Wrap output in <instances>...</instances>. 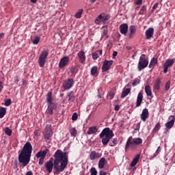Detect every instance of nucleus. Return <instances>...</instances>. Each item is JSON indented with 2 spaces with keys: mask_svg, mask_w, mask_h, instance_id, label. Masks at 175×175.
<instances>
[{
  "mask_svg": "<svg viewBox=\"0 0 175 175\" xmlns=\"http://www.w3.org/2000/svg\"><path fill=\"white\" fill-rule=\"evenodd\" d=\"M92 2H95V0H93Z\"/></svg>",
  "mask_w": 175,
  "mask_h": 175,
  "instance_id": "nucleus-64",
  "label": "nucleus"
},
{
  "mask_svg": "<svg viewBox=\"0 0 175 175\" xmlns=\"http://www.w3.org/2000/svg\"><path fill=\"white\" fill-rule=\"evenodd\" d=\"M175 59H168L165 61L163 64V72L164 73H167V70L169 68L173 66L174 65Z\"/></svg>",
  "mask_w": 175,
  "mask_h": 175,
  "instance_id": "nucleus-7",
  "label": "nucleus"
},
{
  "mask_svg": "<svg viewBox=\"0 0 175 175\" xmlns=\"http://www.w3.org/2000/svg\"><path fill=\"white\" fill-rule=\"evenodd\" d=\"M106 159H105V157H102L98 161V168L103 169V167H105V165H106Z\"/></svg>",
  "mask_w": 175,
  "mask_h": 175,
  "instance_id": "nucleus-23",
  "label": "nucleus"
},
{
  "mask_svg": "<svg viewBox=\"0 0 175 175\" xmlns=\"http://www.w3.org/2000/svg\"><path fill=\"white\" fill-rule=\"evenodd\" d=\"M139 159H140V154H137L135 158L133 159L131 163V167H133L135 166H136V165H137V162H139Z\"/></svg>",
  "mask_w": 175,
  "mask_h": 175,
  "instance_id": "nucleus-22",
  "label": "nucleus"
},
{
  "mask_svg": "<svg viewBox=\"0 0 175 175\" xmlns=\"http://www.w3.org/2000/svg\"><path fill=\"white\" fill-rule=\"evenodd\" d=\"M130 92H131V89H129V88H126V89L124 90L122 92L121 98H125V96H128V95Z\"/></svg>",
  "mask_w": 175,
  "mask_h": 175,
  "instance_id": "nucleus-28",
  "label": "nucleus"
},
{
  "mask_svg": "<svg viewBox=\"0 0 175 175\" xmlns=\"http://www.w3.org/2000/svg\"><path fill=\"white\" fill-rule=\"evenodd\" d=\"M105 38V39H107V30L104 29L103 31V36H102V38Z\"/></svg>",
  "mask_w": 175,
  "mask_h": 175,
  "instance_id": "nucleus-46",
  "label": "nucleus"
},
{
  "mask_svg": "<svg viewBox=\"0 0 175 175\" xmlns=\"http://www.w3.org/2000/svg\"><path fill=\"white\" fill-rule=\"evenodd\" d=\"M43 163H44V159H40L39 165H42Z\"/></svg>",
  "mask_w": 175,
  "mask_h": 175,
  "instance_id": "nucleus-51",
  "label": "nucleus"
},
{
  "mask_svg": "<svg viewBox=\"0 0 175 175\" xmlns=\"http://www.w3.org/2000/svg\"><path fill=\"white\" fill-rule=\"evenodd\" d=\"M145 92L147 96H152V90H151V87L150 85H146L145 86Z\"/></svg>",
  "mask_w": 175,
  "mask_h": 175,
  "instance_id": "nucleus-24",
  "label": "nucleus"
},
{
  "mask_svg": "<svg viewBox=\"0 0 175 175\" xmlns=\"http://www.w3.org/2000/svg\"><path fill=\"white\" fill-rule=\"evenodd\" d=\"M145 35H146V38L148 40L150 39H151V38H152V36H154V28L152 27H150L148 28L146 32H145Z\"/></svg>",
  "mask_w": 175,
  "mask_h": 175,
  "instance_id": "nucleus-17",
  "label": "nucleus"
},
{
  "mask_svg": "<svg viewBox=\"0 0 175 175\" xmlns=\"http://www.w3.org/2000/svg\"><path fill=\"white\" fill-rule=\"evenodd\" d=\"M142 102H143V92H139L137 97L136 107H139V106H141Z\"/></svg>",
  "mask_w": 175,
  "mask_h": 175,
  "instance_id": "nucleus-20",
  "label": "nucleus"
},
{
  "mask_svg": "<svg viewBox=\"0 0 175 175\" xmlns=\"http://www.w3.org/2000/svg\"><path fill=\"white\" fill-rule=\"evenodd\" d=\"M79 118V116H77V113H74L72 116V121H76Z\"/></svg>",
  "mask_w": 175,
  "mask_h": 175,
  "instance_id": "nucleus-47",
  "label": "nucleus"
},
{
  "mask_svg": "<svg viewBox=\"0 0 175 175\" xmlns=\"http://www.w3.org/2000/svg\"><path fill=\"white\" fill-rule=\"evenodd\" d=\"M51 95H52L51 92H48L46 100L48 103H49V105H51V103H53V98L51 97Z\"/></svg>",
  "mask_w": 175,
  "mask_h": 175,
  "instance_id": "nucleus-31",
  "label": "nucleus"
},
{
  "mask_svg": "<svg viewBox=\"0 0 175 175\" xmlns=\"http://www.w3.org/2000/svg\"><path fill=\"white\" fill-rule=\"evenodd\" d=\"M31 155H32V144L29 142L25 143L21 152L18 154V162L21 163L23 167H25L31 161Z\"/></svg>",
  "mask_w": 175,
  "mask_h": 175,
  "instance_id": "nucleus-2",
  "label": "nucleus"
},
{
  "mask_svg": "<svg viewBox=\"0 0 175 175\" xmlns=\"http://www.w3.org/2000/svg\"><path fill=\"white\" fill-rule=\"evenodd\" d=\"M98 54L100 55H102L103 51L102 50H99V51H97V54H98Z\"/></svg>",
  "mask_w": 175,
  "mask_h": 175,
  "instance_id": "nucleus-59",
  "label": "nucleus"
},
{
  "mask_svg": "<svg viewBox=\"0 0 175 175\" xmlns=\"http://www.w3.org/2000/svg\"><path fill=\"white\" fill-rule=\"evenodd\" d=\"M103 13L100 14L96 17L94 22L95 24L99 25L100 24V23H103Z\"/></svg>",
  "mask_w": 175,
  "mask_h": 175,
  "instance_id": "nucleus-27",
  "label": "nucleus"
},
{
  "mask_svg": "<svg viewBox=\"0 0 175 175\" xmlns=\"http://www.w3.org/2000/svg\"><path fill=\"white\" fill-rule=\"evenodd\" d=\"M140 83V79H134V81H133V86L135 87L136 85H137V84Z\"/></svg>",
  "mask_w": 175,
  "mask_h": 175,
  "instance_id": "nucleus-44",
  "label": "nucleus"
},
{
  "mask_svg": "<svg viewBox=\"0 0 175 175\" xmlns=\"http://www.w3.org/2000/svg\"><path fill=\"white\" fill-rule=\"evenodd\" d=\"M69 64V57L64 56L62 57L59 62V68L62 69V68H65V66H68Z\"/></svg>",
  "mask_w": 175,
  "mask_h": 175,
  "instance_id": "nucleus-11",
  "label": "nucleus"
},
{
  "mask_svg": "<svg viewBox=\"0 0 175 175\" xmlns=\"http://www.w3.org/2000/svg\"><path fill=\"white\" fill-rule=\"evenodd\" d=\"M143 3V0H135V5H142Z\"/></svg>",
  "mask_w": 175,
  "mask_h": 175,
  "instance_id": "nucleus-50",
  "label": "nucleus"
},
{
  "mask_svg": "<svg viewBox=\"0 0 175 175\" xmlns=\"http://www.w3.org/2000/svg\"><path fill=\"white\" fill-rule=\"evenodd\" d=\"M129 39H133V38H135L136 33V27L135 25H131L129 27Z\"/></svg>",
  "mask_w": 175,
  "mask_h": 175,
  "instance_id": "nucleus-19",
  "label": "nucleus"
},
{
  "mask_svg": "<svg viewBox=\"0 0 175 175\" xmlns=\"http://www.w3.org/2000/svg\"><path fill=\"white\" fill-rule=\"evenodd\" d=\"M19 81L18 77H15L14 78V83H18Z\"/></svg>",
  "mask_w": 175,
  "mask_h": 175,
  "instance_id": "nucleus-56",
  "label": "nucleus"
},
{
  "mask_svg": "<svg viewBox=\"0 0 175 175\" xmlns=\"http://www.w3.org/2000/svg\"><path fill=\"white\" fill-rule=\"evenodd\" d=\"M55 160H50L45 163V167L48 173L53 172V167H54L56 172H64L65 167L68 166V154L66 152H64L61 150H57L54 154Z\"/></svg>",
  "mask_w": 175,
  "mask_h": 175,
  "instance_id": "nucleus-1",
  "label": "nucleus"
},
{
  "mask_svg": "<svg viewBox=\"0 0 175 175\" xmlns=\"http://www.w3.org/2000/svg\"><path fill=\"white\" fill-rule=\"evenodd\" d=\"M47 57H49V49H45L42 51L38 58V64L40 68H43L46 65Z\"/></svg>",
  "mask_w": 175,
  "mask_h": 175,
  "instance_id": "nucleus-6",
  "label": "nucleus"
},
{
  "mask_svg": "<svg viewBox=\"0 0 175 175\" xmlns=\"http://www.w3.org/2000/svg\"><path fill=\"white\" fill-rule=\"evenodd\" d=\"M113 60H105L103 63V66H102V70L103 72H107V70H110V68H111V66L113 64Z\"/></svg>",
  "mask_w": 175,
  "mask_h": 175,
  "instance_id": "nucleus-8",
  "label": "nucleus"
},
{
  "mask_svg": "<svg viewBox=\"0 0 175 175\" xmlns=\"http://www.w3.org/2000/svg\"><path fill=\"white\" fill-rule=\"evenodd\" d=\"M169 90H170V81H167L165 85V90L169 91Z\"/></svg>",
  "mask_w": 175,
  "mask_h": 175,
  "instance_id": "nucleus-43",
  "label": "nucleus"
},
{
  "mask_svg": "<svg viewBox=\"0 0 175 175\" xmlns=\"http://www.w3.org/2000/svg\"><path fill=\"white\" fill-rule=\"evenodd\" d=\"M169 119L170 120V121L165 123V127L167 128V129H172V128H173V126L174 125L175 117L174 116H170Z\"/></svg>",
  "mask_w": 175,
  "mask_h": 175,
  "instance_id": "nucleus-15",
  "label": "nucleus"
},
{
  "mask_svg": "<svg viewBox=\"0 0 175 175\" xmlns=\"http://www.w3.org/2000/svg\"><path fill=\"white\" fill-rule=\"evenodd\" d=\"M158 64V59H157V58L153 57L149 64V68L150 69H154V68H155V65Z\"/></svg>",
  "mask_w": 175,
  "mask_h": 175,
  "instance_id": "nucleus-25",
  "label": "nucleus"
},
{
  "mask_svg": "<svg viewBox=\"0 0 175 175\" xmlns=\"http://www.w3.org/2000/svg\"><path fill=\"white\" fill-rule=\"evenodd\" d=\"M143 143V139L142 138H133L132 137H130L126 142V146H125V150H128L129 148H131L132 150H135L137 146H139V144H142Z\"/></svg>",
  "mask_w": 175,
  "mask_h": 175,
  "instance_id": "nucleus-4",
  "label": "nucleus"
},
{
  "mask_svg": "<svg viewBox=\"0 0 175 175\" xmlns=\"http://www.w3.org/2000/svg\"><path fill=\"white\" fill-rule=\"evenodd\" d=\"M114 133L110 128L107 127L104 129L102 132L100 133V138L102 139V143L103 146H107L110 142V139L113 137Z\"/></svg>",
  "mask_w": 175,
  "mask_h": 175,
  "instance_id": "nucleus-3",
  "label": "nucleus"
},
{
  "mask_svg": "<svg viewBox=\"0 0 175 175\" xmlns=\"http://www.w3.org/2000/svg\"><path fill=\"white\" fill-rule=\"evenodd\" d=\"M117 54H118L117 51H113V58H116V57H117Z\"/></svg>",
  "mask_w": 175,
  "mask_h": 175,
  "instance_id": "nucleus-55",
  "label": "nucleus"
},
{
  "mask_svg": "<svg viewBox=\"0 0 175 175\" xmlns=\"http://www.w3.org/2000/svg\"><path fill=\"white\" fill-rule=\"evenodd\" d=\"M97 73H98V67L96 66H93L91 68V75H92V76H96Z\"/></svg>",
  "mask_w": 175,
  "mask_h": 175,
  "instance_id": "nucleus-30",
  "label": "nucleus"
},
{
  "mask_svg": "<svg viewBox=\"0 0 175 175\" xmlns=\"http://www.w3.org/2000/svg\"><path fill=\"white\" fill-rule=\"evenodd\" d=\"M44 137L46 140H49L51 136H53V133L51 132V126H47L43 133Z\"/></svg>",
  "mask_w": 175,
  "mask_h": 175,
  "instance_id": "nucleus-12",
  "label": "nucleus"
},
{
  "mask_svg": "<svg viewBox=\"0 0 175 175\" xmlns=\"http://www.w3.org/2000/svg\"><path fill=\"white\" fill-rule=\"evenodd\" d=\"M161 78H157L153 85V88L157 91H159L161 90Z\"/></svg>",
  "mask_w": 175,
  "mask_h": 175,
  "instance_id": "nucleus-21",
  "label": "nucleus"
},
{
  "mask_svg": "<svg viewBox=\"0 0 175 175\" xmlns=\"http://www.w3.org/2000/svg\"><path fill=\"white\" fill-rule=\"evenodd\" d=\"M116 95L115 92H111L107 94L108 99H113Z\"/></svg>",
  "mask_w": 175,
  "mask_h": 175,
  "instance_id": "nucleus-41",
  "label": "nucleus"
},
{
  "mask_svg": "<svg viewBox=\"0 0 175 175\" xmlns=\"http://www.w3.org/2000/svg\"><path fill=\"white\" fill-rule=\"evenodd\" d=\"M159 129H161V123L158 122L154 127L153 130H152V133H157V132H158V131H159Z\"/></svg>",
  "mask_w": 175,
  "mask_h": 175,
  "instance_id": "nucleus-33",
  "label": "nucleus"
},
{
  "mask_svg": "<svg viewBox=\"0 0 175 175\" xmlns=\"http://www.w3.org/2000/svg\"><path fill=\"white\" fill-rule=\"evenodd\" d=\"M5 114H6V109L2 107H0V118H3Z\"/></svg>",
  "mask_w": 175,
  "mask_h": 175,
  "instance_id": "nucleus-32",
  "label": "nucleus"
},
{
  "mask_svg": "<svg viewBox=\"0 0 175 175\" xmlns=\"http://www.w3.org/2000/svg\"><path fill=\"white\" fill-rule=\"evenodd\" d=\"M102 157V153L98 152L95 150H92L90 152V154L89 155V158L90 161H95V159H99V158Z\"/></svg>",
  "mask_w": 175,
  "mask_h": 175,
  "instance_id": "nucleus-10",
  "label": "nucleus"
},
{
  "mask_svg": "<svg viewBox=\"0 0 175 175\" xmlns=\"http://www.w3.org/2000/svg\"><path fill=\"white\" fill-rule=\"evenodd\" d=\"M99 175H107V173L103 171H100Z\"/></svg>",
  "mask_w": 175,
  "mask_h": 175,
  "instance_id": "nucleus-54",
  "label": "nucleus"
},
{
  "mask_svg": "<svg viewBox=\"0 0 175 175\" xmlns=\"http://www.w3.org/2000/svg\"><path fill=\"white\" fill-rule=\"evenodd\" d=\"M128 28L129 26L126 23H123L120 25L119 27L120 33H122V35H124V36H126V34L128 33Z\"/></svg>",
  "mask_w": 175,
  "mask_h": 175,
  "instance_id": "nucleus-13",
  "label": "nucleus"
},
{
  "mask_svg": "<svg viewBox=\"0 0 175 175\" xmlns=\"http://www.w3.org/2000/svg\"><path fill=\"white\" fill-rule=\"evenodd\" d=\"M96 132H98V127L92 126L89 128L87 133L88 135H94V133H96Z\"/></svg>",
  "mask_w": 175,
  "mask_h": 175,
  "instance_id": "nucleus-26",
  "label": "nucleus"
},
{
  "mask_svg": "<svg viewBox=\"0 0 175 175\" xmlns=\"http://www.w3.org/2000/svg\"><path fill=\"white\" fill-rule=\"evenodd\" d=\"M30 2H31V3H36V2H38V0H30Z\"/></svg>",
  "mask_w": 175,
  "mask_h": 175,
  "instance_id": "nucleus-58",
  "label": "nucleus"
},
{
  "mask_svg": "<svg viewBox=\"0 0 175 175\" xmlns=\"http://www.w3.org/2000/svg\"><path fill=\"white\" fill-rule=\"evenodd\" d=\"M77 57L79 58V61L81 64H85V52L84 51L81 50L77 53Z\"/></svg>",
  "mask_w": 175,
  "mask_h": 175,
  "instance_id": "nucleus-14",
  "label": "nucleus"
},
{
  "mask_svg": "<svg viewBox=\"0 0 175 175\" xmlns=\"http://www.w3.org/2000/svg\"><path fill=\"white\" fill-rule=\"evenodd\" d=\"M161 152V146H159L153 157H157Z\"/></svg>",
  "mask_w": 175,
  "mask_h": 175,
  "instance_id": "nucleus-48",
  "label": "nucleus"
},
{
  "mask_svg": "<svg viewBox=\"0 0 175 175\" xmlns=\"http://www.w3.org/2000/svg\"><path fill=\"white\" fill-rule=\"evenodd\" d=\"M158 5H159V3H156L153 5L152 10H157V9L158 8Z\"/></svg>",
  "mask_w": 175,
  "mask_h": 175,
  "instance_id": "nucleus-52",
  "label": "nucleus"
},
{
  "mask_svg": "<svg viewBox=\"0 0 175 175\" xmlns=\"http://www.w3.org/2000/svg\"><path fill=\"white\" fill-rule=\"evenodd\" d=\"M75 84V80L73 79H68L63 83V87L64 90H70Z\"/></svg>",
  "mask_w": 175,
  "mask_h": 175,
  "instance_id": "nucleus-9",
  "label": "nucleus"
},
{
  "mask_svg": "<svg viewBox=\"0 0 175 175\" xmlns=\"http://www.w3.org/2000/svg\"><path fill=\"white\" fill-rule=\"evenodd\" d=\"M115 110H116V111H118V110H120V107L116 106V107H115Z\"/></svg>",
  "mask_w": 175,
  "mask_h": 175,
  "instance_id": "nucleus-61",
  "label": "nucleus"
},
{
  "mask_svg": "<svg viewBox=\"0 0 175 175\" xmlns=\"http://www.w3.org/2000/svg\"><path fill=\"white\" fill-rule=\"evenodd\" d=\"M33 174L32 173V171H28L27 173H26V175H33Z\"/></svg>",
  "mask_w": 175,
  "mask_h": 175,
  "instance_id": "nucleus-57",
  "label": "nucleus"
},
{
  "mask_svg": "<svg viewBox=\"0 0 175 175\" xmlns=\"http://www.w3.org/2000/svg\"><path fill=\"white\" fill-rule=\"evenodd\" d=\"M49 152V149H45L44 150H40L36 154V158L38 159H44L46 158V155Z\"/></svg>",
  "mask_w": 175,
  "mask_h": 175,
  "instance_id": "nucleus-18",
  "label": "nucleus"
},
{
  "mask_svg": "<svg viewBox=\"0 0 175 175\" xmlns=\"http://www.w3.org/2000/svg\"><path fill=\"white\" fill-rule=\"evenodd\" d=\"M149 116H150V113H148V109L147 108L144 109L141 114L142 121H144V122H146V120H147V118H148Z\"/></svg>",
  "mask_w": 175,
  "mask_h": 175,
  "instance_id": "nucleus-16",
  "label": "nucleus"
},
{
  "mask_svg": "<svg viewBox=\"0 0 175 175\" xmlns=\"http://www.w3.org/2000/svg\"><path fill=\"white\" fill-rule=\"evenodd\" d=\"M109 19H110V16L105 15V13H103V24H106V23H107V21H109Z\"/></svg>",
  "mask_w": 175,
  "mask_h": 175,
  "instance_id": "nucleus-34",
  "label": "nucleus"
},
{
  "mask_svg": "<svg viewBox=\"0 0 175 175\" xmlns=\"http://www.w3.org/2000/svg\"><path fill=\"white\" fill-rule=\"evenodd\" d=\"M3 83H2V81H0V92H1L2 90H3Z\"/></svg>",
  "mask_w": 175,
  "mask_h": 175,
  "instance_id": "nucleus-53",
  "label": "nucleus"
},
{
  "mask_svg": "<svg viewBox=\"0 0 175 175\" xmlns=\"http://www.w3.org/2000/svg\"><path fill=\"white\" fill-rule=\"evenodd\" d=\"M146 10H147V8L146 5H143L139 11V14H146Z\"/></svg>",
  "mask_w": 175,
  "mask_h": 175,
  "instance_id": "nucleus-39",
  "label": "nucleus"
},
{
  "mask_svg": "<svg viewBox=\"0 0 175 175\" xmlns=\"http://www.w3.org/2000/svg\"><path fill=\"white\" fill-rule=\"evenodd\" d=\"M84 10L83 9L78 10L77 13L75 14V18H81V15L83 14Z\"/></svg>",
  "mask_w": 175,
  "mask_h": 175,
  "instance_id": "nucleus-29",
  "label": "nucleus"
},
{
  "mask_svg": "<svg viewBox=\"0 0 175 175\" xmlns=\"http://www.w3.org/2000/svg\"><path fill=\"white\" fill-rule=\"evenodd\" d=\"M92 58L94 60H96L98 58H99V55H98V52H94L92 53Z\"/></svg>",
  "mask_w": 175,
  "mask_h": 175,
  "instance_id": "nucleus-45",
  "label": "nucleus"
},
{
  "mask_svg": "<svg viewBox=\"0 0 175 175\" xmlns=\"http://www.w3.org/2000/svg\"><path fill=\"white\" fill-rule=\"evenodd\" d=\"M70 133L71 136H76L77 135V130H76L75 128H72L70 129Z\"/></svg>",
  "mask_w": 175,
  "mask_h": 175,
  "instance_id": "nucleus-38",
  "label": "nucleus"
},
{
  "mask_svg": "<svg viewBox=\"0 0 175 175\" xmlns=\"http://www.w3.org/2000/svg\"><path fill=\"white\" fill-rule=\"evenodd\" d=\"M72 94H73L72 92H71L70 93H68V100H70V102H73L75 100V96Z\"/></svg>",
  "mask_w": 175,
  "mask_h": 175,
  "instance_id": "nucleus-36",
  "label": "nucleus"
},
{
  "mask_svg": "<svg viewBox=\"0 0 175 175\" xmlns=\"http://www.w3.org/2000/svg\"><path fill=\"white\" fill-rule=\"evenodd\" d=\"M147 66H148V59L146 58V55L142 54L139 57V63L137 65L139 72H141L143 70V69L147 68Z\"/></svg>",
  "mask_w": 175,
  "mask_h": 175,
  "instance_id": "nucleus-5",
  "label": "nucleus"
},
{
  "mask_svg": "<svg viewBox=\"0 0 175 175\" xmlns=\"http://www.w3.org/2000/svg\"><path fill=\"white\" fill-rule=\"evenodd\" d=\"M39 42H40V38L37 36L33 40L32 42H33V44H38Z\"/></svg>",
  "mask_w": 175,
  "mask_h": 175,
  "instance_id": "nucleus-42",
  "label": "nucleus"
},
{
  "mask_svg": "<svg viewBox=\"0 0 175 175\" xmlns=\"http://www.w3.org/2000/svg\"><path fill=\"white\" fill-rule=\"evenodd\" d=\"M53 110H54V106L51 105L48 106V109H46L47 114H53Z\"/></svg>",
  "mask_w": 175,
  "mask_h": 175,
  "instance_id": "nucleus-35",
  "label": "nucleus"
},
{
  "mask_svg": "<svg viewBox=\"0 0 175 175\" xmlns=\"http://www.w3.org/2000/svg\"><path fill=\"white\" fill-rule=\"evenodd\" d=\"M12 105V100L8 99L5 101V106H10Z\"/></svg>",
  "mask_w": 175,
  "mask_h": 175,
  "instance_id": "nucleus-49",
  "label": "nucleus"
},
{
  "mask_svg": "<svg viewBox=\"0 0 175 175\" xmlns=\"http://www.w3.org/2000/svg\"><path fill=\"white\" fill-rule=\"evenodd\" d=\"M3 36H5V34L3 33H0V39L2 38Z\"/></svg>",
  "mask_w": 175,
  "mask_h": 175,
  "instance_id": "nucleus-60",
  "label": "nucleus"
},
{
  "mask_svg": "<svg viewBox=\"0 0 175 175\" xmlns=\"http://www.w3.org/2000/svg\"><path fill=\"white\" fill-rule=\"evenodd\" d=\"M90 173H91V175H97L98 171H96V168L93 167L90 169Z\"/></svg>",
  "mask_w": 175,
  "mask_h": 175,
  "instance_id": "nucleus-40",
  "label": "nucleus"
},
{
  "mask_svg": "<svg viewBox=\"0 0 175 175\" xmlns=\"http://www.w3.org/2000/svg\"><path fill=\"white\" fill-rule=\"evenodd\" d=\"M34 135H35V136H36V135H38V131H35Z\"/></svg>",
  "mask_w": 175,
  "mask_h": 175,
  "instance_id": "nucleus-63",
  "label": "nucleus"
},
{
  "mask_svg": "<svg viewBox=\"0 0 175 175\" xmlns=\"http://www.w3.org/2000/svg\"><path fill=\"white\" fill-rule=\"evenodd\" d=\"M70 72H71V73H75V68H72V69L70 70Z\"/></svg>",
  "mask_w": 175,
  "mask_h": 175,
  "instance_id": "nucleus-62",
  "label": "nucleus"
},
{
  "mask_svg": "<svg viewBox=\"0 0 175 175\" xmlns=\"http://www.w3.org/2000/svg\"><path fill=\"white\" fill-rule=\"evenodd\" d=\"M12 129H9V127H6L5 129V133L7 135V136H12Z\"/></svg>",
  "mask_w": 175,
  "mask_h": 175,
  "instance_id": "nucleus-37",
  "label": "nucleus"
}]
</instances>
